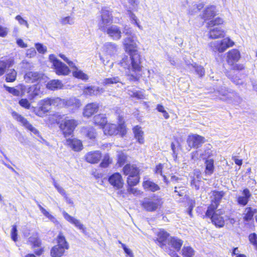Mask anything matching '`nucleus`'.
Wrapping results in <instances>:
<instances>
[{
    "instance_id": "09e8293b",
    "label": "nucleus",
    "mask_w": 257,
    "mask_h": 257,
    "mask_svg": "<svg viewBox=\"0 0 257 257\" xmlns=\"http://www.w3.org/2000/svg\"><path fill=\"white\" fill-rule=\"evenodd\" d=\"M164 164H159L157 165L155 169L154 173L156 174H159L163 177L164 181L167 184H168V181L167 180V177L165 175L163 174V169L164 168Z\"/></svg>"
},
{
    "instance_id": "c85d7f7f",
    "label": "nucleus",
    "mask_w": 257,
    "mask_h": 257,
    "mask_svg": "<svg viewBox=\"0 0 257 257\" xmlns=\"http://www.w3.org/2000/svg\"><path fill=\"white\" fill-rule=\"evenodd\" d=\"M133 132L135 138L137 140L138 142L140 144H144L145 143L144 133L142 128L138 125H136L133 128Z\"/></svg>"
},
{
    "instance_id": "8fccbe9b",
    "label": "nucleus",
    "mask_w": 257,
    "mask_h": 257,
    "mask_svg": "<svg viewBox=\"0 0 257 257\" xmlns=\"http://www.w3.org/2000/svg\"><path fill=\"white\" fill-rule=\"evenodd\" d=\"M11 65V61L9 60L6 61L0 60V76L5 73L6 69L9 67Z\"/></svg>"
},
{
    "instance_id": "6e6552de",
    "label": "nucleus",
    "mask_w": 257,
    "mask_h": 257,
    "mask_svg": "<svg viewBox=\"0 0 257 257\" xmlns=\"http://www.w3.org/2000/svg\"><path fill=\"white\" fill-rule=\"evenodd\" d=\"M100 17L101 19L98 24V29L100 30H104L105 27H108L112 22V12L108 8H103L101 11Z\"/></svg>"
},
{
    "instance_id": "69168bd1",
    "label": "nucleus",
    "mask_w": 257,
    "mask_h": 257,
    "mask_svg": "<svg viewBox=\"0 0 257 257\" xmlns=\"http://www.w3.org/2000/svg\"><path fill=\"white\" fill-rule=\"evenodd\" d=\"M191 66L195 69L197 74L200 77H202L204 75L205 70L203 67L201 66H196V64H191Z\"/></svg>"
},
{
    "instance_id": "4d7b16f0",
    "label": "nucleus",
    "mask_w": 257,
    "mask_h": 257,
    "mask_svg": "<svg viewBox=\"0 0 257 257\" xmlns=\"http://www.w3.org/2000/svg\"><path fill=\"white\" fill-rule=\"evenodd\" d=\"M156 109L159 112L163 113V116L165 119H167L169 118L170 115L169 113L166 111L165 107L162 104H158L156 107Z\"/></svg>"
},
{
    "instance_id": "13d9d810",
    "label": "nucleus",
    "mask_w": 257,
    "mask_h": 257,
    "mask_svg": "<svg viewBox=\"0 0 257 257\" xmlns=\"http://www.w3.org/2000/svg\"><path fill=\"white\" fill-rule=\"evenodd\" d=\"M60 22L62 25H72L74 23V19L70 16L65 17L61 18Z\"/></svg>"
},
{
    "instance_id": "1a4fd4ad",
    "label": "nucleus",
    "mask_w": 257,
    "mask_h": 257,
    "mask_svg": "<svg viewBox=\"0 0 257 257\" xmlns=\"http://www.w3.org/2000/svg\"><path fill=\"white\" fill-rule=\"evenodd\" d=\"M234 42L229 38H226L220 41H215L210 43V46L214 52H223L228 48L232 47Z\"/></svg>"
},
{
    "instance_id": "a19ab883",
    "label": "nucleus",
    "mask_w": 257,
    "mask_h": 257,
    "mask_svg": "<svg viewBox=\"0 0 257 257\" xmlns=\"http://www.w3.org/2000/svg\"><path fill=\"white\" fill-rule=\"evenodd\" d=\"M128 94L132 97L137 99H144L145 98V94L143 91L135 90L128 89L127 90Z\"/></svg>"
},
{
    "instance_id": "20e7f679",
    "label": "nucleus",
    "mask_w": 257,
    "mask_h": 257,
    "mask_svg": "<svg viewBox=\"0 0 257 257\" xmlns=\"http://www.w3.org/2000/svg\"><path fill=\"white\" fill-rule=\"evenodd\" d=\"M19 88L21 90V95L26 96L30 100H33L42 93L38 84L31 86L20 84Z\"/></svg>"
},
{
    "instance_id": "774afa93",
    "label": "nucleus",
    "mask_w": 257,
    "mask_h": 257,
    "mask_svg": "<svg viewBox=\"0 0 257 257\" xmlns=\"http://www.w3.org/2000/svg\"><path fill=\"white\" fill-rule=\"evenodd\" d=\"M119 243L121 244V247L126 254V257H134L133 252L131 249L127 248L124 244L121 243L120 241H119Z\"/></svg>"
},
{
    "instance_id": "c03bdc74",
    "label": "nucleus",
    "mask_w": 257,
    "mask_h": 257,
    "mask_svg": "<svg viewBox=\"0 0 257 257\" xmlns=\"http://www.w3.org/2000/svg\"><path fill=\"white\" fill-rule=\"evenodd\" d=\"M29 242L31 245H32V247L33 248L40 246L41 242L38 238L37 233L33 234L29 237Z\"/></svg>"
},
{
    "instance_id": "412c9836",
    "label": "nucleus",
    "mask_w": 257,
    "mask_h": 257,
    "mask_svg": "<svg viewBox=\"0 0 257 257\" xmlns=\"http://www.w3.org/2000/svg\"><path fill=\"white\" fill-rule=\"evenodd\" d=\"M66 145L74 151H80L83 149L82 142L76 138L67 139Z\"/></svg>"
},
{
    "instance_id": "6ab92c4d",
    "label": "nucleus",
    "mask_w": 257,
    "mask_h": 257,
    "mask_svg": "<svg viewBox=\"0 0 257 257\" xmlns=\"http://www.w3.org/2000/svg\"><path fill=\"white\" fill-rule=\"evenodd\" d=\"M222 213L220 210L214 211L211 212V215L206 216L208 217L211 218L212 222L218 227H222L224 224V220L223 218L220 216V214Z\"/></svg>"
},
{
    "instance_id": "4468645a",
    "label": "nucleus",
    "mask_w": 257,
    "mask_h": 257,
    "mask_svg": "<svg viewBox=\"0 0 257 257\" xmlns=\"http://www.w3.org/2000/svg\"><path fill=\"white\" fill-rule=\"evenodd\" d=\"M161 205L159 199L152 200L145 198L141 202L142 207L148 211H154Z\"/></svg>"
},
{
    "instance_id": "2f4dec72",
    "label": "nucleus",
    "mask_w": 257,
    "mask_h": 257,
    "mask_svg": "<svg viewBox=\"0 0 257 257\" xmlns=\"http://www.w3.org/2000/svg\"><path fill=\"white\" fill-rule=\"evenodd\" d=\"M46 87L47 89L51 90H56L62 88L63 87V84L61 81L53 79L49 81L47 83Z\"/></svg>"
},
{
    "instance_id": "aec40b11",
    "label": "nucleus",
    "mask_w": 257,
    "mask_h": 257,
    "mask_svg": "<svg viewBox=\"0 0 257 257\" xmlns=\"http://www.w3.org/2000/svg\"><path fill=\"white\" fill-rule=\"evenodd\" d=\"M98 103L94 102L88 103L84 107L83 114L85 117H90L98 111Z\"/></svg>"
},
{
    "instance_id": "7c9ffc66",
    "label": "nucleus",
    "mask_w": 257,
    "mask_h": 257,
    "mask_svg": "<svg viewBox=\"0 0 257 257\" xmlns=\"http://www.w3.org/2000/svg\"><path fill=\"white\" fill-rule=\"evenodd\" d=\"M255 212L256 209L251 207L245 208L242 213L243 219L246 222L250 221Z\"/></svg>"
},
{
    "instance_id": "c756f323",
    "label": "nucleus",
    "mask_w": 257,
    "mask_h": 257,
    "mask_svg": "<svg viewBox=\"0 0 257 257\" xmlns=\"http://www.w3.org/2000/svg\"><path fill=\"white\" fill-rule=\"evenodd\" d=\"M144 189L147 191L155 192L160 190V187L150 180H144L143 183Z\"/></svg>"
},
{
    "instance_id": "f03ea898",
    "label": "nucleus",
    "mask_w": 257,
    "mask_h": 257,
    "mask_svg": "<svg viewBox=\"0 0 257 257\" xmlns=\"http://www.w3.org/2000/svg\"><path fill=\"white\" fill-rule=\"evenodd\" d=\"M222 23L223 20L220 18H215L208 23V27L210 28L208 34L210 38L217 39L224 36V31L218 26Z\"/></svg>"
},
{
    "instance_id": "bf43d9fd",
    "label": "nucleus",
    "mask_w": 257,
    "mask_h": 257,
    "mask_svg": "<svg viewBox=\"0 0 257 257\" xmlns=\"http://www.w3.org/2000/svg\"><path fill=\"white\" fill-rule=\"evenodd\" d=\"M127 192L130 194H133L136 196H139L142 194L143 192L137 188H133V186H128L127 189Z\"/></svg>"
},
{
    "instance_id": "ddd939ff",
    "label": "nucleus",
    "mask_w": 257,
    "mask_h": 257,
    "mask_svg": "<svg viewBox=\"0 0 257 257\" xmlns=\"http://www.w3.org/2000/svg\"><path fill=\"white\" fill-rule=\"evenodd\" d=\"M106 33L108 36L113 40H119L121 38L122 33L120 27L116 25H112L110 27H106L104 30H101Z\"/></svg>"
},
{
    "instance_id": "49530a36",
    "label": "nucleus",
    "mask_w": 257,
    "mask_h": 257,
    "mask_svg": "<svg viewBox=\"0 0 257 257\" xmlns=\"http://www.w3.org/2000/svg\"><path fill=\"white\" fill-rule=\"evenodd\" d=\"M52 105L60 107L65 106L66 100L59 97L51 98Z\"/></svg>"
},
{
    "instance_id": "864d4df0",
    "label": "nucleus",
    "mask_w": 257,
    "mask_h": 257,
    "mask_svg": "<svg viewBox=\"0 0 257 257\" xmlns=\"http://www.w3.org/2000/svg\"><path fill=\"white\" fill-rule=\"evenodd\" d=\"M140 177L138 175L134 177H128L127 184L128 186H134L136 185L139 182Z\"/></svg>"
},
{
    "instance_id": "ea45409f",
    "label": "nucleus",
    "mask_w": 257,
    "mask_h": 257,
    "mask_svg": "<svg viewBox=\"0 0 257 257\" xmlns=\"http://www.w3.org/2000/svg\"><path fill=\"white\" fill-rule=\"evenodd\" d=\"M219 94V97L220 99L223 100H227L231 99L233 95V92H229L223 89H221V90L218 91Z\"/></svg>"
},
{
    "instance_id": "393cba45",
    "label": "nucleus",
    "mask_w": 257,
    "mask_h": 257,
    "mask_svg": "<svg viewBox=\"0 0 257 257\" xmlns=\"http://www.w3.org/2000/svg\"><path fill=\"white\" fill-rule=\"evenodd\" d=\"M122 171L123 174L128 177H134L139 174V168L134 165L126 164L123 168Z\"/></svg>"
},
{
    "instance_id": "bb28decb",
    "label": "nucleus",
    "mask_w": 257,
    "mask_h": 257,
    "mask_svg": "<svg viewBox=\"0 0 257 257\" xmlns=\"http://www.w3.org/2000/svg\"><path fill=\"white\" fill-rule=\"evenodd\" d=\"M104 91L102 88L97 86H90L85 87L83 90V93L88 95H97L103 93Z\"/></svg>"
},
{
    "instance_id": "f257e3e1",
    "label": "nucleus",
    "mask_w": 257,
    "mask_h": 257,
    "mask_svg": "<svg viewBox=\"0 0 257 257\" xmlns=\"http://www.w3.org/2000/svg\"><path fill=\"white\" fill-rule=\"evenodd\" d=\"M124 33L127 36L123 40L124 50L129 56H124L118 64L122 68L130 79L133 81L138 80L136 74L142 70L141 58L138 51V41L136 36L130 33V28H124Z\"/></svg>"
},
{
    "instance_id": "c9c22d12",
    "label": "nucleus",
    "mask_w": 257,
    "mask_h": 257,
    "mask_svg": "<svg viewBox=\"0 0 257 257\" xmlns=\"http://www.w3.org/2000/svg\"><path fill=\"white\" fill-rule=\"evenodd\" d=\"M205 165V175L206 176L211 175L213 174L214 170V161L212 159H208L206 160Z\"/></svg>"
},
{
    "instance_id": "cd10ccee",
    "label": "nucleus",
    "mask_w": 257,
    "mask_h": 257,
    "mask_svg": "<svg viewBox=\"0 0 257 257\" xmlns=\"http://www.w3.org/2000/svg\"><path fill=\"white\" fill-rule=\"evenodd\" d=\"M42 76L41 74L37 72L30 71L26 73L24 76V79L26 82L33 83L37 81Z\"/></svg>"
},
{
    "instance_id": "a211bd4d",
    "label": "nucleus",
    "mask_w": 257,
    "mask_h": 257,
    "mask_svg": "<svg viewBox=\"0 0 257 257\" xmlns=\"http://www.w3.org/2000/svg\"><path fill=\"white\" fill-rule=\"evenodd\" d=\"M63 215L64 218L67 221L75 225L76 227L81 230L83 233H85V228L84 227V225L81 223V222L79 220L73 217V216H71L68 213H67L64 211H63Z\"/></svg>"
},
{
    "instance_id": "b1692460",
    "label": "nucleus",
    "mask_w": 257,
    "mask_h": 257,
    "mask_svg": "<svg viewBox=\"0 0 257 257\" xmlns=\"http://www.w3.org/2000/svg\"><path fill=\"white\" fill-rule=\"evenodd\" d=\"M101 158V154L98 151L88 152L85 156V160L91 164L98 163Z\"/></svg>"
},
{
    "instance_id": "7ed1b4c3",
    "label": "nucleus",
    "mask_w": 257,
    "mask_h": 257,
    "mask_svg": "<svg viewBox=\"0 0 257 257\" xmlns=\"http://www.w3.org/2000/svg\"><path fill=\"white\" fill-rule=\"evenodd\" d=\"M68 248L69 245L65 237L61 232H60L57 237V244L52 248L51 255L52 257H61Z\"/></svg>"
},
{
    "instance_id": "f8f14e48",
    "label": "nucleus",
    "mask_w": 257,
    "mask_h": 257,
    "mask_svg": "<svg viewBox=\"0 0 257 257\" xmlns=\"http://www.w3.org/2000/svg\"><path fill=\"white\" fill-rule=\"evenodd\" d=\"M12 115L15 120L21 123V124L26 128L28 129L37 136H40L39 132L35 127L33 126L29 122L27 119L23 117L22 115H20L16 111H13L12 112Z\"/></svg>"
},
{
    "instance_id": "e433bc0d",
    "label": "nucleus",
    "mask_w": 257,
    "mask_h": 257,
    "mask_svg": "<svg viewBox=\"0 0 257 257\" xmlns=\"http://www.w3.org/2000/svg\"><path fill=\"white\" fill-rule=\"evenodd\" d=\"M204 4L203 3H199L192 5L188 10V14L190 15H195L204 7Z\"/></svg>"
},
{
    "instance_id": "37998d69",
    "label": "nucleus",
    "mask_w": 257,
    "mask_h": 257,
    "mask_svg": "<svg viewBox=\"0 0 257 257\" xmlns=\"http://www.w3.org/2000/svg\"><path fill=\"white\" fill-rule=\"evenodd\" d=\"M195 254L194 250L189 246H184L182 249V255L184 257H193Z\"/></svg>"
},
{
    "instance_id": "423d86ee",
    "label": "nucleus",
    "mask_w": 257,
    "mask_h": 257,
    "mask_svg": "<svg viewBox=\"0 0 257 257\" xmlns=\"http://www.w3.org/2000/svg\"><path fill=\"white\" fill-rule=\"evenodd\" d=\"M49 60L53 64V68L56 73L58 75H67L70 70L69 68L61 61L59 60L55 55L51 54L49 55Z\"/></svg>"
},
{
    "instance_id": "0eeeda50",
    "label": "nucleus",
    "mask_w": 257,
    "mask_h": 257,
    "mask_svg": "<svg viewBox=\"0 0 257 257\" xmlns=\"http://www.w3.org/2000/svg\"><path fill=\"white\" fill-rule=\"evenodd\" d=\"M77 125V123L75 120L65 118L61 121L59 127L64 137L66 138L72 134Z\"/></svg>"
},
{
    "instance_id": "f704fd0d",
    "label": "nucleus",
    "mask_w": 257,
    "mask_h": 257,
    "mask_svg": "<svg viewBox=\"0 0 257 257\" xmlns=\"http://www.w3.org/2000/svg\"><path fill=\"white\" fill-rule=\"evenodd\" d=\"M103 48L105 52L110 55L115 54L117 51V45L114 43L110 42L105 43Z\"/></svg>"
},
{
    "instance_id": "58836bf2",
    "label": "nucleus",
    "mask_w": 257,
    "mask_h": 257,
    "mask_svg": "<svg viewBox=\"0 0 257 257\" xmlns=\"http://www.w3.org/2000/svg\"><path fill=\"white\" fill-rule=\"evenodd\" d=\"M38 206L41 212L45 217L48 218L52 222L55 223H58V221L56 218L52 214H51L48 211H47L44 208H43L40 204L38 203Z\"/></svg>"
},
{
    "instance_id": "e2e57ef3",
    "label": "nucleus",
    "mask_w": 257,
    "mask_h": 257,
    "mask_svg": "<svg viewBox=\"0 0 257 257\" xmlns=\"http://www.w3.org/2000/svg\"><path fill=\"white\" fill-rule=\"evenodd\" d=\"M248 239L250 242L257 249V235L255 233H251L249 235Z\"/></svg>"
},
{
    "instance_id": "4c0bfd02",
    "label": "nucleus",
    "mask_w": 257,
    "mask_h": 257,
    "mask_svg": "<svg viewBox=\"0 0 257 257\" xmlns=\"http://www.w3.org/2000/svg\"><path fill=\"white\" fill-rule=\"evenodd\" d=\"M94 123L102 128L107 122V118L104 114H99L94 117Z\"/></svg>"
},
{
    "instance_id": "a878e982",
    "label": "nucleus",
    "mask_w": 257,
    "mask_h": 257,
    "mask_svg": "<svg viewBox=\"0 0 257 257\" xmlns=\"http://www.w3.org/2000/svg\"><path fill=\"white\" fill-rule=\"evenodd\" d=\"M183 243V241L177 237L171 236L168 239V246L170 248V246L173 248L175 250L178 251L180 249Z\"/></svg>"
},
{
    "instance_id": "6e6d98bb",
    "label": "nucleus",
    "mask_w": 257,
    "mask_h": 257,
    "mask_svg": "<svg viewBox=\"0 0 257 257\" xmlns=\"http://www.w3.org/2000/svg\"><path fill=\"white\" fill-rule=\"evenodd\" d=\"M5 87H6V90L8 92L13 94L14 95H15V96L21 95V90H20V89L19 88V85L17 86V88L10 87L6 86H5Z\"/></svg>"
},
{
    "instance_id": "680f3d73",
    "label": "nucleus",
    "mask_w": 257,
    "mask_h": 257,
    "mask_svg": "<svg viewBox=\"0 0 257 257\" xmlns=\"http://www.w3.org/2000/svg\"><path fill=\"white\" fill-rule=\"evenodd\" d=\"M111 163V159L108 155L104 156L102 162L100 164L101 167L103 168L107 167Z\"/></svg>"
},
{
    "instance_id": "39448f33",
    "label": "nucleus",
    "mask_w": 257,
    "mask_h": 257,
    "mask_svg": "<svg viewBox=\"0 0 257 257\" xmlns=\"http://www.w3.org/2000/svg\"><path fill=\"white\" fill-rule=\"evenodd\" d=\"M105 135L113 136L119 135L123 137L126 133L125 127L123 123L120 122L118 126L113 123H106L103 127Z\"/></svg>"
},
{
    "instance_id": "5701e85b",
    "label": "nucleus",
    "mask_w": 257,
    "mask_h": 257,
    "mask_svg": "<svg viewBox=\"0 0 257 257\" xmlns=\"http://www.w3.org/2000/svg\"><path fill=\"white\" fill-rule=\"evenodd\" d=\"M227 62L230 65H233L237 62L240 58V54L238 50L232 49L227 53Z\"/></svg>"
},
{
    "instance_id": "052dcab7",
    "label": "nucleus",
    "mask_w": 257,
    "mask_h": 257,
    "mask_svg": "<svg viewBox=\"0 0 257 257\" xmlns=\"http://www.w3.org/2000/svg\"><path fill=\"white\" fill-rule=\"evenodd\" d=\"M35 46L36 49L39 53L43 54L47 52V47L43 45L42 44L37 43L35 44Z\"/></svg>"
},
{
    "instance_id": "a18cd8bd",
    "label": "nucleus",
    "mask_w": 257,
    "mask_h": 257,
    "mask_svg": "<svg viewBox=\"0 0 257 257\" xmlns=\"http://www.w3.org/2000/svg\"><path fill=\"white\" fill-rule=\"evenodd\" d=\"M120 79L118 76H113L110 78H106L103 80L102 83L103 85H110L120 82Z\"/></svg>"
},
{
    "instance_id": "79ce46f5",
    "label": "nucleus",
    "mask_w": 257,
    "mask_h": 257,
    "mask_svg": "<svg viewBox=\"0 0 257 257\" xmlns=\"http://www.w3.org/2000/svg\"><path fill=\"white\" fill-rule=\"evenodd\" d=\"M129 13V17L131 21L132 24L135 25L137 27L141 30H143V27L140 25L139 20L138 19L136 15L133 13L131 11H128Z\"/></svg>"
},
{
    "instance_id": "473e14b6",
    "label": "nucleus",
    "mask_w": 257,
    "mask_h": 257,
    "mask_svg": "<svg viewBox=\"0 0 257 257\" xmlns=\"http://www.w3.org/2000/svg\"><path fill=\"white\" fill-rule=\"evenodd\" d=\"M216 13L215 7L213 6L208 7L203 12V18L205 20H210L215 16Z\"/></svg>"
},
{
    "instance_id": "9d476101",
    "label": "nucleus",
    "mask_w": 257,
    "mask_h": 257,
    "mask_svg": "<svg viewBox=\"0 0 257 257\" xmlns=\"http://www.w3.org/2000/svg\"><path fill=\"white\" fill-rule=\"evenodd\" d=\"M224 195L223 191H213L210 196L211 204L208 207L206 212V216L211 215V212H213L218 207L220 200Z\"/></svg>"
},
{
    "instance_id": "4be33fe9",
    "label": "nucleus",
    "mask_w": 257,
    "mask_h": 257,
    "mask_svg": "<svg viewBox=\"0 0 257 257\" xmlns=\"http://www.w3.org/2000/svg\"><path fill=\"white\" fill-rule=\"evenodd\" d=\"M191 178V185L196 190L199 188L200 185L201 173L199 170H195L190 174Z\"/></svg>"
},
{
    "instance_id": "de8ad7c7",
    "label": "nucleus",
    "mask_w": 257,
    "mask_h": 257,
    "mask_svg": "<svg viewBox=\"0 0 257 257\" xmlns=\"http://www.w3.org/2000/svg\"><path fill=\"white\" fill-rule=\"evenodd\" d=\"M73 68L76 69L73 71V75L75 77L83 80H87L88 79V76L87 74L83 73L82 71L78 70L76 66Z\"/></svg>"
},
{
    "instance_id": "3c124183",
    "label": "nucleus",
    "mask_w": 257,
    "mask_h": 257,
    "mask_svg": "<svg viewBox=\"0 0 257 257\" xmlns=\"http://www.w3.org/2000/svg\"><path fill=\"white\" fill-rule=\"evenodd\" d=\"M17 72L14 69H11L6 76V80L7 82H14L16 78Z\"/></svg>"
},
{
    "instance_id": "2eb2a0df",
    "label": "nucleus",
    "mask_w": 257,
    "mask_h": 257,
    "mask_svg": "<svg viewBox=\"0 0 257 257\" xmlns=\"http://www.w3.org/2000/svg\"><path fill=\"white\" fill-rule=\"evenodd\" d=\"M109 183L115 189H119L123 186V180L119 173H115L110 175L108 179Z\"/></svg>"
},
{
    "instance_id": "603ef678",
    "label": "nucleus",
    "mask_w": 257,
    "mask_h": 257,
    "mask_svg": "<svg viewBox=\"0 0 257 257\" xmlns=\"http://www.w3.org/2000/svg\"><path fill=\"white\" fill-rule=\"evenodd\" d=\"M84 133L86 134V136L90 139H94L96 135L95 130L92 127L85 128L84 130Z\"/></svg>"
},
{
    "instance_id": "f3484780",
    "label": "nucleus",
    "mask_w": 257,
    "mask_h": 257,
    "mask_svg": "<svg viewBox=\"0 0 257 257\" xmlns=\"http://www.w3.org/2000/svg\"><path fill=\"white\" fill-rule=\"evenodd\" d=\"M251 196V194L250 191L247 188L244 189L241 191V195L236 197L238 204L242 206H245L248 203Z\"/></svg>"
},
{
    "instance_id": "9b49d317",
    "label": "nucleus",
    "mask_w": 257,
    "mask_h": 257,
    "mask_svg": "<svg viewBox=\"0 0 257 257\" xmlns=\"http://www.w3.org/2000/svg\"><path fill=\"white\" fill-rule=\"evenodd\" d=\"M39 107L35 108L34 112L40 117H43L48 112L52 106L51 98H46L40 100L38 102Z\"/></svg>"
},
{
    "instance_id": "0e129e2a",
    "label": "nucleus",
    "mask_w": 257,
    "mask_h": 257,
    "mask_svg": "<svg viewBox=\"0 0 257 257\" xmlns=\"http://www.w3.org/2000/svg\"><path fill=\"white\" fill-rule=\"evenodd\" d=\"M128 4L131 6L132 9L138 11L139 9L140 2L138 0H127Z\"/></svg>"
},
{
    "instance_id": "72a5a7b5",
    "label": "nucleus",
    "mask_w": 257,
    "mask_h": 257,
    "mask_svg": "<svg viewBox=\"0 0 257 257\" xmlns=\"http://www.w3.org/2000/svg\"><path fill=\"white\" fill-rule=\"evenodd\" d=\"M65 100V106L67 107H72L73 108H78L81 105L80 100L75 97H71Z\"/></svg>"
},
{
    "instance_id": "338daca9",
    "label": "nucleus",
    "mask_w": 257,
    "mask_h": 257,
    "mask_svg": "<svg viewBox=\"0 0 257 257\" xmlns=\"http://www.w3.org/2000/svg\"><path fill=\"white\" fill-rule=\"evenodd\" d=\"M19 104L26 109H29L31 106V103L27 98H22L19 100Z\"/></svg>"
},
{
    "instance_id": "dca6fc26",
    "label": "nucleus",
    "mask_w": 257,
    "mask_h": 257,
    "mask_svg": "<svg viewBox=\"0 0 257 257\" xmlns=\"http://www.w3.org/2000/svg\"><path fill=\"white\" fill-rule=\"evenodd\" d=\"M205 142L203 137L198 135H192L189 136L187 143L189 147L191 148H198Z\"/></svg>"
},
{
    "instance_id": "5fc2aeb1",
    "label": "nucleus",
    "mask_w": 257,
    "mask_h": 257,
    "mask_svg": "<svg viewBox=\"0 0 257 257\" xmlns=\"http://www.w3.org/2000/svg\"><path fill=\"white\" fill-rule=\"evenodd\" d=\"M117 158V163L119 166H121L125 163L127 157L122 152H119Z\"/></svg>"
}]
</instances>
